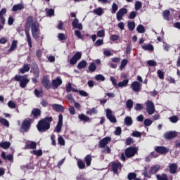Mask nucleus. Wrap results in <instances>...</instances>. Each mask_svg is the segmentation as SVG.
<instances>
[{
    "instance_id": "nucleus-1",
    "label": "nucleus",
    "mask_w": 180,
    "mask_h": 180,
    "mask_svg": "<svg viewBox=\"0 0 180 180\" xmlns=\"http://www.w3.org/2000/svg\"><path fill=\"white\" fill-rule=\"evenodd\" d=\"M30 26H32L31 32H39V22H33V17L32 16L28 17L27 20L26 25H25V36L27 37V41L28 46L30 49H32L33 46L32 45V37H30Z\"/></svg>"
},
{
    "instance_id": "nucleus-2",
    "label": "nucleus",
    "mask_w": 180,
    "mask_h": 180,
    "mask_svg": "<svg viewBox=\"0 0 180 180\" xmlns=\"http://www.w3.org/2000/svg\"><path fill=\"white\" fill-rule=\"evenodd\" d=\"M53 122V117H45L44 119L40 120L37 124V129L39 133H44L50 129V124Z\"/></svg>"
},
{
    "instance_id": "nucleus-3",
    "label": "nucleus",
    "mask_w": 180,
    "mask_h": 180,
    "mask_svg": "<svg viewBox=\"0 0 180 180\" xmlns=\"http://www.w3.org/2000/svg\"><path fill=\"white\" fill-rule=\"evenodd\" d=\"M139 148L137 147L129 146L124 150V153L121 154V160L124 162L127 158H132L137 154Z\"/></svg>"
},
{
    "instance_id": "nucleus-4",
    "label": "nucleus",
    "mask_w": 180,
    "mask_h": 180,
    "mask_svg": "<svg viewBox=\"0 0 180 180\" xmlns=\"http://www.w3.org/2000/svg\"><path fill=\"white\" fill-rule=\"evenodd\" d=\"M32 122L33 120L32 119H25L20 127V133H27L30 130L32 127Z\"/></svg>"
},
{
    "instance_id": "nucleus-5",
    "label": "nucleus",
    "mask_w": 180,
    "mask_h": 180,
    "mask_svg": "<svg viewBox=\"0 0 180 180\" xmlns=\"http://www.w3.org/2000/svg\"><path fill=\"white\" fill-rule=\"evenodd\" d=\"M14 80L20 82V88H26V86L29 84L30 79L27 78V75H18L14 77Z\"/></svg>"
},
{
    "instance_id": "nucleus-6",
    "label": "nucleus",
    "mask_w": 180,
    "mask_h": 180,
    "mask_svg": "<svg viewBox=\"0 0 180 180\" xmlns=\"http://www.w3.org/2000/svg\"><path fill=\"white\" fill-rule=\"evenodd\" d=\"M146 112L149 115H153L155 112V107L154 105V103L152 101H146Z\"/></svg>"
},
{
    "instance_id": "nucleus-7",
    "label": "nucleus",
    "mask_w": 180,
    "mask_h": 180,
    "mask_svg": "<svg viewBox=\"0 0 180 180\" xmlns=\"http://www.w3.org/2000/svg\"><path fill=\"white\" fill-rule=\"evenodd\" d=\"M82 57V53L78 51L76 52L75 54L71 58L70 60V64L71 65H75L79 60H81Z\"/></svg>"
},
{
    "instance_id": "nucleus-8",
    "label": "nucleus",
    "mask_w": 180,
    "mask_h": 180,
    "mask_svg": "<svg viewBox=\"0 0 180 180\" xmlns=\"http://www.w3.org/2000/svg\"><path fill=\"white\" fill-rule=\"evenodd\" d=\"M123 165H122V163L120 162H114L112 163L111 169L114 174L116 175H119V169H122Z\"/></svg>"
},
{
    "instance_id": "nucleus-9",
    "label": "nucleus",
    "mask_w": 180,
    "mask_h": 180,
    "mask_svg": "<svg viewBox=\"0 0 180 180\" xmlns=\"http://www.w3.org/2000/svg\"><path fill=\"white\" fill-rule=\"evenodd\" d=\"M126 14H127V8H120L117 12V14H116L117 20H118V22H120V20H123V17Z\"/></svg>"
},
{
    "instance_id": "nucleus-10",
    "label": "nucleus",
    "mask_w": 180,
    "mask_h": 180,
    "mask_svg": "<svg viewBox=\"0 0 180 180\" xmlns=\"http://www.w3.org/2000/svg\"><path fill=\"white\" fill-rule=\"evenodd\" d=\"M41 84L43 85V86L46 89H50V88H51V82L50 81V79L47 76H44L42 78Z\"/></svg>"
},
{
    "instance_id": "nucleus-11",
    "label": "nucleus",
    "mask_w": 180,
    "mask_h": 180,
    "mask_svg": "<svg viewBox=\"0 0 180 180\" xmlns=\"http://www.w3.org/2000/svg\"><path fill=\"white\" fill-rule=\"evenodd\" d=\"M31 72L34 74V76L36 78H39L40 77V68H39V65H37V63H32Z\"/></svg>"
},
{
    "instance_id": "nucleus-12",
    "label": "nucleus",
    "mask_w": 180,
    "mask_h": 180,
    "mask_svg": "<svg viewBox=\"0 0 180 180\" xmlns=\"http://www.w3.org/2000/svg\"><path fill=\"white\" fill-rule=\"evenodd\" d=\"M155 151L158 153V154H161V155H165L167 153H169V148L165 146H157L155 148Z\"/></svg>"
},
{
    "instance_id": "nucleus-13",
    "label": "nucleus",
    "mask_w": 180,
    "mask_h": 180,
    "mask_svg": "<svg viewBox=\"0 0 180 180\" xmlns=\"http://www.w3.org/2000/svg\"><path fill=\"white\" fill-rule=\"evenodd\" d=\"M178 136V133L175 131H170L165 133L164 138L165 140H172V139H175V137Z\"/></svg>"
},
{
    "instance_id": "nucleus-14",
    "label": "nucleus",
    "mask_w": 180,
    "mask_h": 180,
    "mask_svg": "<svg viewBox=\"0 0 180 180\" xmlns=\"http://www.w3.org/2000/svg\"><path fill=\"white\" fill-rule=\"evenodd\" d=\"M106 112V117L110 120L111 123H116L117 122V120H116V117L113 115V113H112V110L107 109L105 110Z\"/></svg>"
},
{
    "instance_id": "nucleus-15",
    "label": "nucleus",
    "mask_w": 180,
    "mask_h": 180,
    "mask_svg": "<svg viewBox=\"0 0 180 180\" xmlns=\"http://www.w3.org/2000/svg\"><path fill=\"white\" fill-rule=\"evenodd\" d=\"M61 129H63V114L58 115V122L55 128V131H56V133H60Z\"/></svg>"
},
{
    "instance_id": "nucleus-16",
    "label": "nucleus",
    "mask_w": 180,
    "mask_h": 180,
    "mask_svg": "<svg viewBox=\"0 0 180 180\" xmlns=\"http://www.w3.org/2000/svg\"><path fill=\"white\" fill-rule=\"evenodd\" d=\"M111 140H112V138L109 136L105 137L103 139L100 140L99 141L100 148H105V147L108 146V143H109V141H111Z\"/></svg>"
},
{
    "instance_id": "nucleus-17",
    "label": "nucleus",
    "mask_w": 180,
    "mask_h": 180,
    "mask_svg": "<svg viewBox=\"0 0 180 180\" xmlns=\"http://www.w3.org/2000/svg\"><path fill=\"white\" fill-rule=\"evenodd\" d=\"M131 88L134 92H140L141 91V84H140V82L135 81L131 83Z\"/></svg>"
},
{
    "instance_id": "nucleus-18",
    "label": "nucleus",
    "mask_w": 180,
    "mask_h": 180,
    "mask_svg": "<svg viewBox=\"0 0 180 180\" xmlns=\"http://www.w3.org/2000/svg\"><path fill=\"white\" fill-rule=\"evenodd\" d=\"M63 84V80L60 77H57L56 79L52 80V87L53 89H57L58 86H60Z\"/></svg>"
},
{
    "instance_id": "nucleus-19",
    "label": "nucleus",
    "mask_w": 180,
    "mask_h": 180,
    "mask_svg": "<svg viewBox=\"0 0 180 180\" xmlns=\"http://www.w3.org/2000/svg\"><path fill=\"white\" fill-rule=\"evenodd\" d=\"M72 26L74 29H78L79 30H82L83 29L82 24L79 23V20L77 18H75L72 21Z\"/></svg>"
},
{
    "instance_id": "nucleus-20",
    "label": "nucleus",
    "mask_w": 180,
    "mask_h": 180,
    "mask_svg": "<svg viewBox=\"0 0 180 180\" xmlns=\"http://www.w3.org/2000/svg\"><path fill=\"white\" fill-rule=\"evenodd\" d=\"M51 108L55 112H64V106L61 104H52Z\"/></svg>"
},
{
    "instance_id": "nucleus-21",
    "label": "nucleus",
    "mask_w": 180,
    "mask_h": 180,
    "mask_svg": "<svg viewBox=\"0 0 180 180\" xmlns=\"http://www.w3.org/2000/svg\"><path fill=\"white\" fill-rule=\"evenodd\" d=\"M30 71V64H24L22 68L19 70L20 74H25V72H29Z\"/></svg>"
},
{
    "instance_id": "nucleus-22",
    "label": "nucleus",
    "mask_w": 180,
    "mask_h": 180,
    "mask_svg": "<svg viewBox=\"0 0 180 180\" xmlns=\"http://www.w3.org/2000/svg\"><path fill=\"white\" fill-rule=\"evenodd\" d=\"M22 9H25V5L23 3L15 4L12 8L13 12H18V11H22Z\"/></svg>"
},
{
    "instance_id": "nucleus-23",
    "label": "nucleus",
    "mask_w": 180,
    "mask_h": 180,
    "mask_svg": "<svg viewBox=\"0 0 180 180\" xmlns=\"http://www.w3.org/2000/svg\"><path fill=\"white\" fill-rule=\"evenodd\" d=\"M37 143L34 141H31L30 143L25 144V148L27 150H36Z\"/></svg>"
},
{
    "instance_id": "nucleus-24",
    "label": "nucleus",
    "mask_w": 180,
    "mask_h": 180,
    "mask_svg": "<svg viewBox=\"0 0 180 180\" xmlns=\"http://www.w3.org/2000/svg\"><path fill=\"white\" fill-rule=\"evenodd\" d=\"M32 115L34 116L35 119H37V117H40L41 115V110L39 108H34L32 110Z\"/></svg>"
},
{
    "instance_id": "nucleus-25",
    "label": "nucleus",
    "mask_w": 180,
    "mask_h": 180,
    "mask_svg": "<svg viewBox=\"0 0 180 180\" xmlns=\"http://www.w3.org/2000/svg\"><path fill=\"white\" fill-rule=\"evenodd\" d=\"M6 13V8H4L0 11V21L1 23H5L6 22V20H5V17H4V15Z\"/></svg>"
},
{
    "instance_id": "nucleus-26",
    "label": "nucleus",
    "mask_w": 180,
    "mask_h": 180,
    "mask_svg": "<svg viewBox=\"0 0 180 180\" xmlns=\"http://www.w3.org/2000/svg\"><path fill=\"white\" fill-rule=\"evenodd\" d=\"M86 65H88V62L85 60H82L77 64V68L78 70H82L86 68Z\"/></svg>"
},
{
    "instance_id": "nucleus-27",
    "label": "nucleus",
    "mask_w": 180,
    "mask_h": 180,
    "mask_svg": "<svg viewBox=\"0 0 180 180\" xmlns=\"http://www.w3.org/2000/svg\"><path fill=\"white\" fill-rule=\"evenodd\" d=\"M78 119L80 122H84V123L86 122H89L90 118L89 117L85 115L84 114H80L78 115Z\"/></svg>"
},
{
    "instance_id": "nucleus-28",
    "label": "nucleus",
    "mask_w": 180,
    "mask_h": 180,
    "mask_svg": "<svg viewBox=\"0 0 180 180\" xmlns=\"http://www.w3.org/2000/svg\"><path fill=\"white\" fill-rule=\"evenodd\" d=\"M18 47V41L13 40L12 41L11 46L10 49L8 50V53H12V51H15Z\"/></svg>"
},
{
    "instance_id": "nucleus-29",
    "label": "nucleus",
    "mask_w": 180,
    "mask_h": 180,
    "mask_svg": "<svg viewBox=\"0 0 180 180\" xmlns=\"http://www.w3.org/2000/svg\"><path fill=\"white\" fill-rule=\"evenodd\" d=\"M158 169H160V167L155 165L150 169L148 173L150 175H154L158 172Z\"/></svg>"
},
{
    "instance_id": "nucleus-30",
    "label": "nucleus",
    "mask_w": 180,
    "mask_h": 180,
    "mask_svg": "<svg viewBox=\"0 0 180 180\" xmlns=\"http://www.w3.org/2000/svg\"><path fill=\"white\" fill-rule=\"evenodd\" d=\"M143 50H145L146 51H154V46L153 44H145L142 46Z\"/></svg>"
},
{
    "instance_id": "nucleus-31",
    "label": "nucleus",
    "mask_w": 180,
    "mask_h": 180,
    "mask_svg": "<svg viewBox=\"0 0 180 180\" xmlns=\"http://www.w3.org/2000/svg\"><path fill=\"white\" fill-rule=\"evenodd\" d=\"M177 169H178V166L176 165V164L173 163L169 166L170 174H175Z\"/></svg>"
},
{
    "instance_id": "nucleus-32",
    "label": "nucleus",
    "mask_w": 180,
    "mask_h": 180,
    "mask_svg": "<svg viewBox=\"0 0 180 180\" xmlns=\"http://www.w3.org/2000/svg\"><path fill=\"white\" fill-rule=\"evenodd\" d=\"M84 160L86 164L87 167H90L91 163L92 162V155H87L85 158H84Z\"/></svg>"
},
{
    "instance_id": "nucleus-33",
    "label": "nucleus",
    "mask_w": 180,
    "mask_h": 180,
    "mask_svg": "<svg viewBox=\"0 0 180 180\" xmlns=\"http://www.w3.org/2000/svg\"><path fill=\"white\" fill-rule=\"evenodd\" d=\"M128 84H129V79H126L122 82H120L117 84V86H119V88H123L124 86H127Z\"/></svg>"
},
{
    "instance_id": "nucleus-34",
    "label": "nucleus",
    "mask_w": 180,
    "mask_h": 180,
    "mask_svg": "<svg viewBox=\"0 0 180 180\" xmlns=\"http://www.w3.org/2000/svg\"><path fill=\"white\" fill-rule=\"evenodd\" d=\"M128 29L130 32H133L136 27V22L134 21H129L127 23Z\"/></svg>"
},
{
    "instance_id": "nucleus-35",
    "label": "nucleus",
    "mask_w": 180,
    "mask_h": 180,
    "mask_svg": "<svg viewBox=\"0 0 180 180\" xmlns=\"http://www.w3.org/2000/svg\"><path fill=\"white\" fill-rule=\"evenodd\" d=\"M124 124L126 126H131L133 124V120L131 119V117L127 116L124 118Z\"/></svg>"
},
{
    "instance_id": "nucleus-36",
    "label": "nucleus",
    "mask_w": 180,
    "mask_h": 180,
    "mask_svg": "<svg viewBox=\"0 0 180 180\" xmlns=\"http://www.w3.org/2000/svg\"><path fill=\"white\" fill-rule=\"evenodd\" d=\"M170 15H171V11H169V10H165L162 12V15L165 20H169Z\"/></svg>"
},
{
    "instance_id": "nucleus-37",
    "label": "nucleus",
    "mask_w": 180,
    "mask_h": 180,
    "mask_svg": "<svg viewBox=\"0 0 180 180\" xmlns=\"http://www.w3.org/2000/svg\"><path fill=\"white\" fill-rule=\"evenodd\" d=\"M34 92V95L37 98H41V96H43L44 95L43 90H39L37 89H35Z\"/></svg>"
},
{
    "instance_id": "nucleus-38",
    "label": "nucleus",
    "mask_w": 180,
    "mask_h": 180,
    "mask_svg": "<svg viewBox=\"0 0 180 180\" xmlns=\"http://www.w3.org/2000/svg\"><path fill=\"white\" fill-rule=\"evenodd\" d=\"M31 154L37 155V157H41L43 155V150L41 149H39L38 150H33L31 151Z\"/></svg>"
},
{
    "instance_id": "nucleus-39",
    "label": "nucleus",
    "mask_w": 180,
    "mask_h": 180,
    "mask_svg": "<svg viewBox=\"0 0 180 180\" xmlns=\"http://www.w3.org/2000/svg\"><path fill=\"white\" fill-rule=\"evenodd\" d=\"M0 147L1 148H4V150H7V148H9L11 147V143L10 142H0Z\"/></svg>"
},
{
    "instance_id": "nucleus-40",
    "label": "nucleus",
    "mask_w": 180,
    "mask_h": 180,
    "mask_svg": "<svg viewBox=\"0 0 180 180\" xmlns=\"http://www.w3.org/2000/svg\"><path fill=\"white\" fill-rule=\"evenodd\" d=\"M0 123L2 124V126H5L6 127H9V121H8L5 118H0Z\"/></svg>"
},
{
    "instance_id": "nucleus-41",
    "label": "nucleus",
    "mask_w": 180,
    "mask_h": 180,
    "mask_svg": "<svg viewBox=\"0 0 180 180\" xmlns=\"http://www.w3.org/2000/svg\"><path fill=\"white\" fill-rule=\"evenodd\" d=\"M89 71H90V72H95V71H96V65L95 63H90L89 65Z\"/></svg>"
},
{
    "instance_id": "nucleus-42",
    "label": "nucleus",
    "mask_w": 180,
    "mask_h": 180,
    "mask_svg": "<svg viewBox=\"0 0 180 180\" xmlns=\"http://www.w3.org/2000/svg\"><path fill=\"white\" fill-rule=\"evenodd\" d=\"M136 32H138V33H145L146 28L144 27V25H138V27H136Z\"/></svg>"
},
{
    "instance_id": "nucleus-43",
    "label": "nucleus",
    "mask_w": 180,
    "mask_h": 180,
    "mask_svg": "<svg viewBox=\"0 0 180 180\" xmlns=\"http://www.w3.org/2000/svg\"><path fill=\"white\" fill-rule=\"evenodd\" d=\"M75 36H76V37L80 39L81 40H84V35L81 33V31L79 30L75 31Z\"/></svg>"
},
{
    "instance_id": "nucleus-44",
    "label": "nucleus",
    "mask_w": 180,
    "mask_h": 180,
    "mask_svg": "<svg viewBox=\"0 0 180 180\" xmlns=\"http://www.w3.org/2000/svg\"><path fill=\"white\" fill-rule=\"evenodd\" d=\"M127 178L129 180L136 179V178H137V174H136L135 172H130L128 174Z\"/></svg>"
},
{
    "instance_id": "nucleus-45",
    "label": "nucleus",
    "mask_w": 180,
    "mask_h": 180,
    "mask_svg": "<svg viewBox=\"0 0 180 180\" xmlns=\"http://www.w3.org/2000/svg\"><path fill=\"white\" fill-rule=\"evenodd\" d=\"M77 167L79 169H84L85 168V162L81 160H77Z\"/></svg>"
},
{
    "instance_id": "nucleus-46",
    "label": "nucleus",
    "mask_w": 180,
    "mask_h": 180,
    "mask_svg": "<svg viewBox=\"0 0 180 180\" xmlns=\"http://www.w3.org/2000/svg\"><path fill=\"white\" fill-rule=\"evenodd\" d=\"M156 178L158 180H168V176H167L166 174H162V176L160 174H158L156 176Z\"/></svg>"
},
{
    "instance_id": "nucleus-47",
    "label": "nucleus",
    "mask_w": 180,
    "mask_h": 180,
    "mask_svg": "<svg viewBox=\"0 0 180 180\" xmlns=\"http://www.w3.org/2000/svg\"><path fill=\"white\" fill-rule=\"evenodd\" d=\"M58 40H60V41H63V40H67V36L64 33H59L58 34Z\"/></svg>"
},
{
    "instance_id": "nucleus-48",
    "label": "nucleus",
    "mask_w": 180,
    "mask_h": 180,
    "mask_svg": "<svg viewBox=\"0 0 180 180\" xmlns=\"http://www.w3.org/2000/svg\"><path fill=\"white\" fill-rule=\"evenodd\" d=\"M94 13L95 15H98V16H101L102 13H103V10H102V8H98L97 9L94 10Z\"/></svg>"
},
{
    "instance_id": "nucleus-49",
    "label": "nucleus",
    "mask_w": 180,
    "mask_h": 180,
    "mask_svg": "<svg viewBox=\"0 0 180 180\" xmlns=\"http://www.w3.org/2000/svg\"><path fill=\"white\" fill-rule=\"evenodd\" d=\"M128 63H129V60H127V59H123L121 62L120 69L123 70V68H124V67H126Z\"/></svg>"
},
{
    "instance_id": "nucleus-50",
    "label": "nucleus",
    "mask_w": 180,
    "mask_h": 180,
    "mask_svg": "<svg viewBox=\"0 0 180 180\" xmlns=\"http://www.w3.org/2000/svg\"><path fill=\"white\" fill-rule=\"evenodd\" d=\"M87 115H96L98 113V110H96V108H93L90 110H89L88 111H86Z\"/></svg>"
},
{
    "instance_id": "nucleus-51",
    "label": "nucleus",
    "mask_w": 180,
    "mask_h": 180,
    "mask_svg": "<svg viewBox=\"0 0 180 180\" xmlns=\"http://www.w3.org/2000/svg\"><path fill=\"white\" fill-rule=\"evenodd\" d=\"M126 106L127 109L131 110L133 108V101L131 99H129L126 102Z\"/></svg>"
},
{
    "instance_id": "nucleus-52",
    "label": "nucleus",
    "mask_w": 180,
    "mask_h": 180,
    "mask_svg": "<svg viewBox=\"0 0 180 180\" xmlns=\"http://www.w3.org/2000/svg\"><path fill=\"white\" fill-rule=\"evenodd\" d=\"M8 106L11 109H15V108H16V103H15V102L13 101H10L8 103Z\"/></svg>"
},
{
    "instance_id": "nucleus-53",
    "label": "nucleus",
    "mask_w": 180,
    "mask_h": 180,
    "mask_svg": "<svg viewBox=\"0 0 180 180\" xmlns=\"http://www.w3.org/2000/svg\"><path fill=\"white\" fill-rule=\"evenodd\" d=\"M117 9H119V6H117V4H116V3H113L112 6V13H116Z\"/></svg>"
},
{
    "instance_id": "nucleus-54",
    "label": "nucleus",
    "mask_w": 180,
    "mask_h": 180,
    "mask_svg": "<svg viewBox=\"0 0 180 180\" xmlns=\"http://www.w3.org/2000/svg\"><path fill=\"white\" fill-rule=\"evenodd\" d=\"M58 144L60 146H65V141L64 140V138L63 136H59L58 139Z\"/></svg>"
},
{
    "instance_id": "nucleus-55",
    "label": "nucleus",
    "mask_w": 180,
    "mask_h": 180,
    "mask_svg": "<svg viewBox=\"0 0 180 180\" xmlns=\"http://www.w3.org/2000/svg\"><path fill=\"white\" fill-rule=\"evenodd\" d=\"M95 79L96 81H105V76L102 75H97L95 76Z\"/></svg>"
},
{
    "instance_id": "nucleus-56",
    "label": "nucleus",
    "mask_w": 180,
    "mask_h": 180,
    "mask_svg": "<svg viewBox=\"0 0 180 180\" xmlns=\"http://www.w3.org/2000/svg\"><path fill=\"white\" fill-rule=\"evenodd\" d=\"M147 64L149 67H155L157 66V62L155 60H150L147 62Z\"/></svg>"
},
{
    "instance_id": "nucleus-57",
    "label": "nucleus",
    "mask_w": 180,
    "mask_h": 180,
    "mask_svg": "<svg viewBox=\"0 0 180 180\" xmlns=\"http://www.w3.org/2000/svg\"><path fill=\"white\" fill-rule=\"evenodd\" d=\"M157 74L160 79H164V72H162V70H158Z\"/></svg>"
},
{
    "instance_id": "nucleus-58",
    "label": "nucleus",
    "mask_w": 180,
    "mask_h": 180,
    "mask_svg": "<svg viewBox=\"0 0 180 180\" xmlns=\"http://www.w3.org/2000/svg\"><path fill=\"white\" fill-rule=\"evenodd\" d=\"M143 124L144 126H146V127L151 126V124H153V121L150 119H146L144 120Z\"/></svg>"
},
{
    "instance_id": "nucleus-59",
    "label": "nucleus",
    "mask_w": 180,
    "mask_h": 180,
    "mask_svg": "<svg viewBox=\"0 0 180 180\" xmlns=\"http://www.w3.org/2000/svg\"><path fill=\"white\" fill-rule=\"evenodd\" d=\"M137 16V13L136 11H131L129 13V19H134Z\"/></svg>"
},
{
    "instance_id": "nucleus-60",
    "label": "nucleus",
    "mask_w": 180,
    "mask_h": 180,
    "mask_svg": "<svg viewBox=\"0 0 180 180\" xmlns=\"http://www.w3.org/2000/svg\"><path fill=\"white\" fill-rule=\"evenodd\" d=\"M98 37H105V30H101L97 32Z\"/></svg>"
},
{
    "instance_id": "nucleus-61",
    "label": "nucleus",
    "mask_w": 180,
    "mask_h": 180,
    "mask_svg": "<svg viewBox=\"0 0 180 180\" xmlns=\"http://www.w3.org/2000/svg\"><path fill=\"white\" fill-rule=\"evenodd\" d=\"M103 44V39H98L95 43L94 46L96 47H99V46H102Z\"/></svg>"
},
{
    "instance_id": "nucleus-62",
    "label": "nucleus",
    "mask_w": 180,
    "mask_h": 180,
    "mask_svg": "<svg viewBox=\"0 0 180 180\" xmlns=\"http://www.w3.org/2000/svg\"><path fill=\"white\" fill-rule=\"evenodd\" d=\"M115 136H120L122 134V128L120 127H117L115 131Z\"/></svg>"
},
{
    "instance_id": "nucleus-63",
    "label": "nucleus",
    "mask_w": 180,
    "mask_h": 180,
    "mask_svg": "<svg viewBox=\"0 0 180 180\" xmlns=\"http://www.w3.org/2000/svg\"><path fill=\"white\" fill-rule=\"evenodd\" d=\"M169 120H170V122H172V123H176V122H178L179 119H178V117L176 115H175V116L170 117Z\"/></svg>"
},
{
    "instance_id": "nucleus-64",
    "label": "nucleus",
    "mask_w": 180,
    "mask_h": 180,
    "mask_svg": "<svg viewBox=\"0 0 180 180\" xmlns=\"http://www.w3.org/2000/svg\"><path fill=\"white\" fill-rule=\"evenodd\" d=\"M141 6H142L141 2H140V1L136 2V4H135L136 11H139V9H141Z\"/></svg>"
}]
</instances>
